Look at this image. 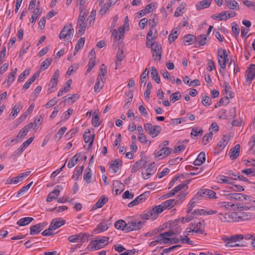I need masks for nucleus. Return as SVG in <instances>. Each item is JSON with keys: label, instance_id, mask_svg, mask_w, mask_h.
<instances>
[{"label": "nucleus", "instance_id": "nucleus-1", "mask_svg": "<svg viewBox=\"0 0 255 255\" xmlns=\"http://www.w3.org/2000/svg\"><path fill=\"white\" fill-rule=\"evenodd\" d=\"M244 239V237L242 234H237L234 236H231L229 237L228 236H224L222 238V240L225 243V246L226 247H243L245 246V245L240 244H235L233 245V243L236 242L237 241H239L241 240Z\"/></svg>", "mask_w": 255, "mask_h": 255}, {"label": "nucleus", "instance_id": "nucleus-2", "mask_svg": "<svg viewBox=\"0 0 255 255\" xmlns=\"http://www.w3.org/2000/svg\"><path fill=\"white\" fill-rule=\"evenodd\" d=\"M109 237H103L101 239L97 238L96 240L90 242L89 246L92 251H97L103 248L109 244Z\"/></svg>", "mask_w": 255, "mask_h": 255}, {"label": "nucleus", "instance_id": "nucleus-3", "mask_svg": "<svg viewBox=\"0 0 255 255\" xmlns=\"http://www.w3.org/2000/svg\"><path fill=\"white\" fill-rule=\"evenodd\" d=\"M145 131L150 134L152 138L158 135L161 132L162 128L160 126H152L150 123H146L144 125Z\"/></svg>", "mask_w": 255, "mask_h": 255}, {"label": "nucleus", "instance_id": "nucleus-4", "mask_svg": "<svg viewBox=\"0 0 255 255\" xmlns=\"http://www.w3.org/2000/svg\"><path fill=\"white\" fill-rule=\"evenodd\" d=\"M221 54L223 57V60H221L220 59H218V63L220 66V69L219 70L220 72L223 74L225 72V69L226 67V64L228 60V54L226 50L223 49L222 48L219 49L218 50L217 54Z\"/></svg>", "mask_w": 255, "mask_h": 255}, {"label": "nucleus", "instance_id": "nucleus-5", "mask_svg": "<svg viewBox=\"0 0 255 255\" xmlns=\"http://www.w3.org/2000/svg\"><path fill=\"white\" fill-rule=\"evenodd\" d=\"M90 235L87 233H81L69 237L68 240L72 243L79 241L81 243L88 242Z\"/></svg>", "mask_w": 255, "mask_h": 255}, {"label": "nucleus", "instance_id": "nucleus-6", "mask_svg": "<svg viewBox=\"0 0 255 255\" xmlns=\"http://www.w3.org/2000/svg\"><path fill=\"white\" fill-rule=\"evenodd\" d=\"M144 222L137 221L135 220L128 221L127 222L126 233H128L133 231H137L141 229L143 225Z\"/></svg>", "mask_w": 255, "mask_h": 255}, {"label": "nucleus", "instance_id": "nucleus-7", "mask_svg": "<svg viewBox=\"0 0 255 255\" xmlns=\"http://www.w3.org/2000/svg\"><path fill=\"white\" fill-rule=\"evenodd\" d=\"M217 216L219 220L224 222H234L237 220L236 212L227 213L224 214L219 213Z\"/></svg>", "mask_w": 255, "mask_h": 255}, {"label": "nucleus", "instance_id": "nucleus-8", "mask_svg": "<svg viewBox=\"0 0 255 255\" xmlns=\"http://www.w3.org/2000/svg\"><path fill=\"white\" fill-rule=\"evenodd\" d=\"M74 32V29L72 28L71 23L65 25L59 35V38L61 39L67 38L68 39Z\"/></svg>", "mask_w": 255, "mask_h": 255}, {"label": "nucleus", "instance_id": "nucleus-9", "mask_svg": "<svg viewBox=\"0 0 255 255\" xmlns=\"http://www.w3.org/2000/svg\"><path fill=\"white\" fill-rule=\"evenodd\" d=\"M85 15L86 14L85 12L83 13V11H81L77 21V25L79 27L78 33L81 35L84 33L86 30V28L87 27V24L84 22L85 19Z\"/></svg>", "mask_w": 255, "mask_h": 255}, {"label": "nucleus", "instance_id": "nucleus-10", "mask_svg": "<svg viewBox=\"0 0 255 255\" xmlns=\"http://www.w3.org/2000/svg\"><path fill=\"white\" fill-rule=\"evenodd\" d=\"M162 212V207L158 205L147 210V214H148L150 220H153L156 219L158 217V214Z\"/></svg>", "mask_w": 255, "mask_h": 255}, {"label": "nucleus", "instance_id": "nucleus-11", "mask_svg": "<svg viewBox=\"0 0 255 255\" xmlns=\"http://www.w3.org/2000/svg\"><path fill=\"white\" fill-rule=\"evenodd\" d=\"M47 225V223L42 222L31 226L30 228L29 234L32 236L38 234L44 229Z\"/></svg>", "mask_w": 255, "mask_h": 255}, {"label": "nucleus", "instance_id": "nucleus-12", "mask_svg": "<svg viewBox=\"0 0 255 255\" xmlns=\"http://www.w3.org/2000/svg\"><path fill=\"white\" fill-rule=\"evenodd\" d=\"M191 225L193 228V229H192V233L195 232L196 233L204 234V228L205 226L204 220L200 221L197 223L195 222L191 223Z\"/></svg>", "mask_w": 255, "mask_h": 255}, {"label": "nucleus", "instance_id": "nucleus-13", "mask_svg": "<svg viewBox=\"0 0 255 255\" xmlns=\"http://www.w3.org/2000/svg\"><path fill=\"white\" fill-rule=\"evenodd\" d=\"M151 50L152 52L154 60H160L161 59L162 54V47L160 44L157 43L156 45L151 49Z\"/></svg>", "mask_w": 255, "mask_h": 255}, {"label": "nucleus", "instance_id": "nucleus-14", "mask_svg": "<svg viewBox=\"0 0 255 255\" xmlns=\"http://www.w3.org/2000/svg\"><path fill=\"white\" fill-rule=\"evenodd\" d=\"M223 195L227 196L228 199H234L236 200L243 201L244 199H247V198H250V196L242 193H230L226 195L225 193L226 191H223Z\"/></svg>", "mask_w": 255, "mask_h": 255}, {"label": "nucleus", "instance_id": "nucleus-15", "mask_svg": "<svg viewBox=\"0 0 255 255\" xmlns=\"http://www.w3.org/2000/svg\"><path fill=\"white\" fill-rule=\"evenodd\" d=\"M149 194L148 192H144L138 196H137L135 199H134L133 201L130 202L128 204V206L129 207H132L135 205L138 204L140 203H141L142 201H144L145 199L147 198Z\"/></svg>", "mask_w": 255, "mask_h": 255}, {"label": "nucleus", "instance_id": "nucleus-16", "mask_svg": "<svg viewBox=\"0 0 255 255\" xmlns=\"http://www.w3.org/2000/svg\"><path fill=\"white\" fill-rule=\"evenodd\" d=\"M245 75L247 80L252 81L255 78V65L251 64L246 70Z\"/></svg>", "mask_w": 255, "mask_h": 255}, {"label": "nucleus", "instance_id": "nucleus-17", "mask_svg": "<svg viewBox=\"0 0 255 255\" xmlns=\"http://www.w3.org/2000/svg\"><path fill=\"white\" fill-rule=\"evenodd\" d=\"M122 165L123 163L122 160L120 159H116L110 165L109 170L112 173H117L120 167L122 166Z\"/></svg>", "mask_w": 255, "mask_h": 255}, {"label": "nucleus", "instance_id": "nucleus-18", "mask_svg": "<svg viewBox=\"0 0 255 255\" xmlns=\"http://www.w3.org/2000/svg\"><path fill=\"white\" fill-rule=\"evenodd\" d=\"M240 150V144H237L229 151V155L230 158L232 160L236 159L239 156Z\"/></svg>", "mask_w": 255, "mask_h": 255}, {"label": "nucleus", "instance_id": "nucleus-19", "mask_svg": "<svg viewBox=\"0 0 255 255\" xmlns=\"http://www.w3.org/2000/svg\"><path fill=\"white\" fill-rule=\"evenodd\" d=\"M108 200L109 199L108 197L104 195L102 196L96 203L92 207L91 211L95 210L97 209L102 207L108 202Z\"/></svg>", "mask_w": 255, "mask_h": 255}, {"label": "nucleus", "instance_id": "nucleus-20", "mask_svg": "<svg viewBox=\"0 0 255 255\" xmlns=\"http://www.w3.org/2000/svg\"><path fill=\"white\" fill-rule=\"evenodd\" d=\"M236 217L237 220H236V222H241L251 219L252 215L250 213L239 212H236Z\"/></svg>", "mask_w": 255, "mask_h": 255}, {"label": "nucleus", "instance_id": "nucleus-21", "mask_svg": "<svg viewBox=\"0 0 255 255\" xmlns=\"http://www.w3.org/2000/svg\"><path fill=\"white\" fill-rule=\"evenodd\" d=\"M66 224V221L62 218H56L53 219L50 223L53 230H55L61 227Z\"/></svg>", "mask_w": 255, "mask_h": 255}, {"label": "nucleus", "instance_id": "nucleus-22", "mask_svg": "<svg viewBox=\"0 0 255 255\" xmlns=\"http://www.w3.org/2000/svg\"><path fill=\"white\" fill-rule=\"evenodd\" d=\"M172 150V149L170 147H163L156 152V156L160 157V158L166 157L171 153Z\"/></svg>", "mask_w": 255, "mask_h": 255}, {"label": "nucleus", "instance_id": "nucleus-23", "mask_svg": "<svg viewBox=\"0 0 255 255\" xmlns=\"http://www.w3.org/2000/svg\"><path fill=\"white\" fill-rule=\"evenodd\" d=\"M147 161L145 159H141L137 161L135 163L132 165L131 169V172L134 173L140 169L142 168L146 164Z\"/></svg>", "mask_w": 255, "mask_h": 255}, {"label": "nucleus", "instance_id": "nucleus-24", "mask_svg": "<svg viewBox=\"0 0 255 255\" xmlns=\"http://www.w3.org/2000/svg\"><path fill=\"white\" fill-rule=\"evenodd\" d=\"M180 202L179 201H175V199H169L167 200L164 202H163L161 204L159 205V206H161L162 207L163 211L164 209H166L170 207H173L175 205L179 204Z\"/></svg>", "mask_w": 255, "mask_h": 255}, {"label": "nucleus", "instance_id": "nucleus-25", "mask_svg": "<svg viewBox=\"0 0 255 255\" xmlns=\"http://www.w3.org/2000/svg\"><path fill=\"white\" fill-rule=\"evenodd\" d=\"M59 77V71L58 69L56 70L54 72L50 81L49 83V86L51 87V88L55 87L58 81V78Z\"/></svg>", "mask_w": 255, "mask_h": 255}, {"label": "nucleus", "instance_id": "nucleus-26", "mask_svg": "<svg viewBox=\"0 0 255 255\" xmlns=\"http://www.w3.org/2000/svg\"><path fill=\"white\" fill-rule=\"evenodd\" d=\"M22 106L21 105V103L20 102L18 103L13 107L11 112L9 115V118L11 116H12L13 119L15 118L17 116V114L22 110Z\"/></svg>", "mask_w": 255, "mask_h": 255}, {"label": "nucleus", "instance_id": "nucleus-27", "mask_svg": "<svg viewBox=\"0 0 255 255\" xmlns=\"http://www.w3.org/2000/svg\"><path fill=\"white\" fill-rule=\"evenodd\" d=\"M90 133V130L89 129H88V131H85L84 134H83V139L85 141V143H89V145H88V147L89 148H91L93 144V142H94V137H95V135L94 134H93L92 135H90L88 136L89 138L87 140V133Z\"/></svg>", "mask_w": 255, "mask_h": 255}, {"label": "nucleus", "instance_id": "nucleus-28", "mask_svg": "<svg viewBox=\"0 0 255 255\" xmlns=\"http://www.w3.org/2000/svg\"><path fill=\"white\" fill-rule=\"evenodd\" d=\"M212 0H203L199 1L196 4L197 10H201L208 7L211 3Z\"/></svg>", "mask_w": 255, "mask_h": 255}, {"label": "nucleus", "instance_id": "nucleus-29", "mask_svg": "<svg viewBox=\"0 0 255 255\" xmlns=\"http://www.w3.org/2000/svg\"><path fill=\"white\" fill-rule=\"evenodd\" d=\"M230 140V137L228 135H224L222 139L218 143L217 146L220 148L219 150H222Z\"/></svg>", "mask_w": 255, "mask_h": 255}, {"label": "nucleus", "instance_id": "nucleus-30", "mask_svg": "<svg viewBox=\"0 0 255 255\" xmlns=\"http://www.w3.org/2000/svg\"><path fill=\"white\" fill-rule=\"evenodd\" d=\"M127 223L123 220H119L115 223V227L118 229L126 232V228H127Z\"/></svg>", "mask_w": 255, "mask_h": 255}, {"label": "nucleus", "instance_id": "nucleus-31", "mask_svg": "<svg viewBox=\"0 0 255 255\" xmlns=\"http://www.w3.org/2000/svg\"><path fill=\"white\" fill-rule=\"evenodd\" d=\"M59 190L57 189H54L48 194L46 198V201L48 202H51L53 200L55 199L59 195Z\"/></svg>", "mask_w": 255, "mask_h": 255}, {"label": "nucleus", "instance_id": "nucleus-32", "mask_svg": "<svg viewBox=\"0 0 255 255\" xmlns=\"http://www.w3.org/2000/svg\"><path fill=\"white\" fill-rule=\"evenodd\" d=\"M183 41L187 43V45H190L192 43H194L197 41L196 37L191 34H189L185 35L183 38Z\"/></svg>", "mask_w": 255, "mask_h": 255}, {"label": "nucleus", "instance_id": "nucleus-33", "mask_svg": "<svg viewBox=\"0 0 255 255\" xmlns=\"http://www.w3.org/2000/svg\"><path fill=\"white\" fill-rule=\"evenodd\" d=\"M104 86V81H102V78L98 76L96 82L94 86V91L95 93H99Z\"/></svg>", "mask_w": 255, "mask_h": 255}, {"label": "nucleus", "instance_id": "nucleus-34", "mask_svg": "<svg viewBox=\"0 0 255 255\" xmlns=\"http://www.w3.org/2000/svg\"><path fill=\"white\" fill-rule=\"evenodd\" d=\"M34 219L32 217H24L18 220L16 224L19 226H24L30 223Z\"/></svg>", "mask_w": 255, "mask_h": 255}, {"label": "nucleus", "instance_id": "nucleus-35", "mask_svg": "<svg viewBox=\"0 0 255 255\" xmlns=\"http://www.w3.org/2000/svg\"><path fill=\"white\" fill-rule=\"evenodd\" d=\"M109 228V227L107 224L101 223L97 225L96 228L94 230V232L95 233H100L107 231Z\"/></svg>", "mask_w": 255, "mask_h": 255}, {"label": "nucleus", "instance_id": "nucleus-36", "mask_svg": "<svg viewBox=\"0 0 255 255\" xmlns=\"http://www.w3.org/2000/svg\"><path fill=\"white\" fill-rule=\"evenodd\" d=\"M27 133L23 128H22L18 132L15 138L11 140V142H18L19 141L22 140L24 138V137L26 136Z\"/></svg>", "mask_w": 255, "mask_h": 255}, {"label": "nucleus", "instance_id": "nucleus-37", "mask_svg": "<svg viewBox=\"0 0 255 255\" xmlns=\"http://www.w3.org/2000/svg\"><path fill=\"white\" fill-rule=\"evenodd\" d=\"M151 76L152 80H153L157 84H159L160 83V77L156 68L154 66L151 67Z\"/></svg>", "mask_w": 255, "mask_h": 255}, {"label": "nucleus", "instance_id": "nucleus-38", "mask_svg": "<svg viewBox=\"0 0 255 255\" xmlns=\"http://www.w3.org/2000/svg\"><path fill=\"white\" fill-rule=\"evenodd\" d=\"M226 6L231 9H239L238 3L235 0H226Z\"/></svg>", "mask_w": 255, "mask_h": 255}, {"label": "nucleus", "instance_id": "nucleus-39", "mask_svg": "<svg viewBox=\"0 0 255 255\" xmlns=\"http://www.w3.org/2000/svg\"><path fill=\"white\" fill-rule=\"evenodd\" d=\"M92 177L91 170L88 167L85 170L84 174L83 176L84 180L87 184H89L91 182L90 179Z\"/></svg>", "mask_w": 255, "mask_h": 255}, {"label": "nucleus", "instance_id": "nucleus-40", "mask_svg": "<svg viewBox=\"0 0 255 255\" xmlns=\"http://www.w3.org/2000/svg\"><path fill=\"white\" fill-rule=\"evenodd\" d=\"M218 179L217 182L220 183H227L231 185H233V183L231 182V180L227 176L223 175H219L216 177Z\"/></svg>", "mask_w": 255, "mask_h": 255}, {"label": "nucleus", "instance_id": "nucleus-41", "mask_svg": "<svg viewBox=\"0 0 255 255\" xmlns=\"http://www.w3.org/2000/svg\"><path fill=\"white\" fill-rule=\"evenodd\" d=\"M124 57H125V56L124 54L123 51L122 50L119 49L117 53L116 60L115 61V63H116L117 66H118V65H119L121 64V61L123 60Z\"/></svg>", "mask_w": 255, "mask_h": 255}, {"label": "nucleus", "instance_id": "nucleus-42", "mask_svg": "<svg viewBox=\"0 0 255 255\" xmlns=\"http://www.w3.org/2000/svg\"><path fill=\"white\" fill-rule=\"evenodd\" d=\"M115 3H116V1H111V2H109L107 3L104 4L103 5V6L101 7V8L100 10V13L102 15L105 14L107 12V11L109 9L110 7L112 5H114Z\"/></svg>", "mask_w": 255, "mask_h": 255}, {"label": "nucleus", "instance_id": "nucleus-43", "mask_svg": "<svg viewBox=\"0 0 255 255\" xmlns=\"http://www.w3.org/2000/svg\"><path fill=\"white\" fill-rule=\"evenodd\" d=\"M189 170L191 171V172L188 173V175L194 176L201 173L203 171V168L202 167H195L190 166L189 167Z\"/></svg>", "mask_w": 255, "mask_h": 255}, {"label": "nucleus", "instance_id": "nucleus-44", "mask_svg": "<svg viewBox=\"0 0 255 255\" xmlns=\"http://www.w3.org/2000/svg\"><path fill=\"white\" fill-rule=\"evenodd\" d=\"M113 188L115 189L116 194L118 195L120 193L121 191H120V189H121L122 187L124 186L123 183L119 180H115L113 181Z\"/></svg>", "mask_w": 255, "mask_h": 255}, {"label": "nucleus", "instance_id": "nucleus-45", "mask_svg": "<svg viewBox=\"0 0 255 255\" xmlns=\"http://www.w3.org/2000/svg\"><path fill=\"white\" fill-rule=\"evenodd\" d=\"M203 133V130L201 128L196 127L193 128L192 129V131L191 132V137L199 136H201Z\"/></svg>", "mask_w": 255, "mask_h": 255}, {"label": "nucleus", "instance_id": "nucleus-46", "mask_svg": "<svg viewBox=\"0 0 255 255\" xmlns=\"http://www.w3.org/2000/svg\"><path fill=\"white\" fill-rule=\"evenodd\" d=\"M52 61L51 58H47L44 61H43L40 65V69L43 70L47 69L48 67L50 65Z\"/></svg>", "mask_w": 255, "mask_h": 255}, {"label": "nucleus", "instance_id": "nucleus-47", "mask_svg": "<svg viewBox=\"0 0 255 255\" xmlns=\"http://www.w3.org/2000/svg\"><path fill=\"white\" fill-rule=\"evenodd\" d=\"M198 200L197 199V197H195L194 196L193 197V198L190 201L189 204L187 205V208L186 212L187 213H190L193 208L195 206V204L196 201Z\"/></svg>", "mask_w": 255, "mask_h": 255}, {"label": "nucleus", "instance_id": "nucleus-48", "mask_svg": "<svg viewBox=\"0 0 255 255\" xmlns=\"http://www.w3.org/2000/svg\"><path fill=\"white\" fill-rule=\"evenodd\" d=\"M92 123L95 127H98L101 124L99 117L98 115L96 114V113L95 112L93 114Z\"/></svg>", "mask_w": 255, "mask_h": 255}, {"label": "nucleus", "instance_id": "nucleus-49", "mask_svg": "<svg viewBox=\"0 0 255 255\" xmlns=\"http://www.w3.org/2000/svg\"><path fill=\"white\" fill-rule=\"evenodd\" d=\"M84 166H82L80 167H77L76 170L74 172V174L72 176V178H74L76 176L77 177L75 178V180H78V177L82 175V172L83 171Z\"/></svg>", "mask_w": 255, "mask_h": 255}, {"label": "nucleus", "instance_id": "nucleus-50", "mask_svg": "<svg viewBox=\"0 0 255 255\" xmlns=\"http://www.w3.org/2000/svg\"><path fill=\"white\" fill-rule=\"evenodd\" d=\"M226 11H222L221 12L222 14L221 15V17H222V19H224V20H226L228 18L230 17H234L236 15V13L234 11H230V12H229L228 15L226 14Z\"/></svg>", "mask_w": 255, "mask_h": 255}, {"label": "nucleus", "instance_id": "nucleus-51", "mask_svg": "<svg viewBox=\"0 0 255 255\" xmlns=\"http://www.w3.org/2000/svg\"><path fill=\"white\" fill-rule=\"evenodd\" d=\"M213 137V133L212 131H210L209 133L206 134L203 137L202 139V143L203 145L207 144L209 140L212 139Z\"/></svg>", "mask_w": 255, "mask_h": 255}, {"label": "nucleus", "instance_id": "nucleus-52", "mask_svg": "<svg viewBox=\"0 0 255 255\" xmlns=\"http://www.w3.org/2000/svg\"><path fill=\"white\" fill-rule=\"evenodd\" d=\"M182 95L179 92H176L170 96V100L172 103L179 100L181 98Z\"/></svg>", "mask_w": 255, "mask_h": 255}, {"label": "nucleus", "instance_id": "nucleus-53", "mask_svg": "<svg viewBox=\"0 0 255 255\" xmlns=\"http://www.w3.org/2000/svg\"><path fill=\"white\" fill-rule=\"evenodd\" d=\"M196 38L199 46H203L206 44L207 36L205 34H201Z\"/></svg>", "mask_w": 255, "mask_h": 255}, {"label": "nucleus", "instance_id": "nucleus-54", "mask_svg": "<svg viewBox=\"0 0 255 255\" xmlns=\"http://www.w3.org/2000/svg\"><path fill=\"white\" fill-rule=\"evenodd\" d=\"M177 31L173 29L168 36V40L171 44L178 37Z\"/></svg>", "mask_w": 255, "mask_h": 255}, {"label": "nucleus", "instance_id": "nucleus-55", "mask_svg": "<svg viewBox=\"0 0 255 255\" xmlns=\"http://www.w3.org/2000/svg\"><path fill=\"white\" fill-rule=\"evenodd\" d=\"M79 97V96L77 94H72V95H68L65 96V99L64 100L65 102H69L70 101H72V103L75 102Z\"/></svg>", "mask_w": 255, "mask_h": 255}, {"label": "nucleus", "instance_id": "nucleus-56", "mask_svg": "<svg viewBox=\"0 0 255 255\" xmlns=\"http://www.w3.org/2000/svg\"><path fill=\"white\" fill-rule=\"evenodd\" d=\"M73 110L69 108L66 112H64L61 116L62 121H65L69 119L70 116L72 114Z\"/></svg>", "mask_w": 255, "mask_h": 255}, {"label": "nucleus", "instance_id": "nucleus-57", "mask_svg": "<svg viewBox=\"0 0 255 255\" xmlns=\"http://www.w3.org/2000/svg\"><path fill=\"white\" fill-rule=\"evenodd\" d=\"M146 170L147 173H149L148 175L154 174L156 170L155 162H153L150 163Z\"/></svg>", "mask_w": 255, "mask_h": 255}, {"label": "nucleus", "instance_id": "nucleus-58", "mask_svg": "<svg viewBox=\"0 0 255 255\" xmlns=\"http://www.w3.org/2000/svg\"><path fill=\"white\" fill-rule=\"evenodd\" d=\"M67 129V128L65 127L61 128L55 135V138L58 139H61Z\"/></svg>", "mask_w": 255, "mask_h": 255}, {"label": "nucleus", "instance_id": "nucleus-59", "mask_svg": "<svg viewBox=\"0 0 255 255\" xmlns=\"http://www.w3.org/2000/svg\"><path fill=\"white\" fill-rule=\"evenodd\" d=\"M30 70L27 69L25 70L18 77L17 82H21L26 78V77L29 74Z\"/></svg>", "mask_w": 255, "mask_h": 255}, {"label": "nucleus", "instance_id": "nucleus-60", "mask_svg": "<svg viewBox=\"0 0 255 255\" xmlns=\"http://www.w3.org/2000/svg\"><path fill=\"white\" fill-rule=\"evenodd\" d=\"M186 5V3L184 2H181L180 5L177 7L176 10L174 13V16L179 17L181 15V14L179 13L181 12L182 9H183Z\"/></svg>", "mask_w": 255, "mask_h": 255}, {"label": "nucleus", "instance_id": "nucleus-61", "mask_svg": "<svg viewBox=\"0 0 255 255\" xmlns=\"http://www.w3.org/2000/svg\"><path fill=\"white\" fill-rule=\"evenodd\" d=\"M206 194L207 192H205V189H201L195 195L194 197H197V199L198 200L200 197L207 198Z\"/></svg>", "mask_w": 255, "mask_h": 255}, {"label": "nucleus", "instance_id": "nucleus-62", "mask_svg": "<svg viewBox=\"0 0 255 255\" xmlns=\"http://www.w3.org/2000/svg\"><path fill=\"white\" fill-rule=\"evenodd\" d=\"M25 149L20 145V146L15 151H14L11 156V158L14 159L18 157Z\"/></svg>", "mask_w": 255, "mask_h": 255}, {"label": "nucleus", "instance_id": "nucleus-63", "mask_svg": "<svg viewBox=\"0 0 255 255\" xmlns=\"http://www.w3.org/2000/svg\"><path fill=\"white\" fill-rule=\"evenodd\" d=\"M85 43V37L81 38L76 44L75 47L76 51H79L81 49L84 45Z\"/></svg>", "mask_w": 255, "mask_h": 255}, {"label": "nucleus", "instance_id": "nucleus-64", "mask_svg": "<svg viewBox=\"0 0 255 255\" xmlns=\"http://www.w3.org/2000/svg\"><path fill=\"white\" fill-rule=\"evenodd\" d=\"M201 102L204 106H208L211 104V100L209 96L204 95L202 96Z\"/></svg>", "mask_w": 255, "mask_h": 255}]
</instances>
